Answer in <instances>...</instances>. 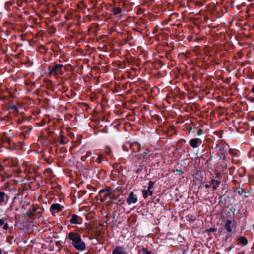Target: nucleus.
<instances>
[{
    "mask_svg": "<svg viewBox=\"0 0 254 254\" xmlns=\"http://www.w3.org/2000/svg\"><path fill=\"white\" fill-rule=\"evenodd\" d=\"M25 186H21L19 188V191H23L25 190Z\"/></svg>",
    "mask_w": 254,
    "mask_h": 254,
    "instance_id": "45",
    "label": "nucleus"
},
{
    "mask_svg": "<svg viewBox=\"0 0 254 254\" xmlns=\"http://www.w3.org/2000/svg\"><path fill=\"white\" fill-rule=\"evenodd\" d=\"M46 162H47L48 164H51V162H50V161H48V160H46Z\"/></svg>",
    "mask_w": 254,
    "mask_h": 254,
    "instance_id": "63",
    "label": "nucleus"
},
{
    "mask_svg": "<svg viewBox=\"0 0 254 254\" xmlns=\"http://www.w3.org/2000/svg\"><path fill=\"white\" fill-rule=\"evenodd\" d=\"M105 152L106 154V155L109 157H111V155H112V150H111V149L109 147H106L105 148Z\"/></svg>",
    "mask_w": 254,
    "mask_h": 254,
    "instance_id": "30",
    "label": "nucleus"
},
{
    "mask_svg": "<svg viewBox=\"0 0 254 254\" xmlns=\"http://www.w3.org/2000/svg\"><path fill=\"white\" fill-rule=\"evenodd\" d=\"M149 152L150 150L149 149H146V151L143 152L142 154L136 155V156L137 157V160L139 161L142 159L147 158V155L149 153Z\"/></svg>",
    "mask_w": 254,
    "mask_h": 254,
    "instance_id": "21",
    "label": "nucleus"
},
{
    "mask_svg": "<svg viewBox=\"0 0 254 254\" xmlns=\"http://www.w3.org/2000/svg\"><path fill=\"white\" fill-rule=\"evenodd\" d=\"M211 184H213V188L214 190H216L217 189L220 184H221V181L220 180H215L214 179H212L211 181Z\"/></svg>",
    "mask_w": 254,
    "mask_h": 254,
    "instance_id": "23",
    "label": "nucleus"
},
{
    "mask_svg": "<svg viewBox=\"0 0 254 254\" xmlns=\"http://www.w3.org/2000/svg\"><path fill=\"white\" fill-rule=\"evenodd\" d=\"M227 199L226 198H223L222 200H219L218 204L222 207L225 206L227 203Z\"/></svg>",
    "mask_w": 254,
    "mask_h": 254,
    "instance_id": "28",
    "label": "nucleus"
},
{
    "mask_svg": "<svg viewBox=\"0 0 254 254\" xmlns=\"http://www.w3.org/2000/svg\"><path fill=\"white\" fill-rule=\"evenodd\" d=\"M1 140L4 147L8 148L11 151L15 149L16 136L12 129H10L8 132L4 133Z\"/></svg>",
    "mask_w": 254,
    "mask_h": 254,
    "instance_id": "5",
    "label": "nucleus"
},
{
    "mask_svg": "<svg viewBox=\"0 0 254 254\" xmlns=\"http://www.w3.org/2000/svg\"><path fill=\"white\" fill-rule=\"evenodd\" d=\"M171 20V18H169L168 19H165L163 21V25H166L168 24V23L169 22V21H170V20Z\"/></svg>",
    "mask_w": 254,
    "mask_h": 254,
    "instance_id": "44",
    "label": "nucleus"
},
{
    "mask_svg": "<svg viewBox=\"0 0 254 254\" xmlns=\"http://www.w3.org/2000/svg\"><path fill=\"white\" fill-rule=\"evenodd\" d=\"M19 119H20V117H18V119H17V121H16L17 124H18V123H21V121H18V120H19Z\"/></svg>",
    "mask_w": 254,
    "mask_h": 254,
    "instance_id": "58",
    "label": "nucleus"
},
{
    "mask_svg": "<svg viewBox=\"0 0 254 254\" xmlns=\"http://www.w3.org/2000/svg\"><path fill=\"white\" fill-rule=\"evenodd\" d=\"M82 218L77 214H72L70 215L69 222L72 225H80L82 223Z\"/></svg>",
    "mask_w": 254,
    "mask_h": 254,
    "instance_id": "12",
    "label": "nucleus"
},
{
    "mask_svg": "<svg viewBox=\"0 0 254 254\" xmlns=\"http://www.w3.org/2000/svg\"><path fill=\"white\" fill-rule=\"evenodd\" d=\"M226 191L224 194H221L220 195V196L219 197V200H222L223 199V197L226 194Z\"/></svg>",
    "mask_w": 254,
    "mask_h": 254,
    "instance_id": "50",
    "label": "nucleus"
},
{
    "mask_svg": "<svg viewBox=\"0 0 254 254\" xmlns=\"http://www.w3.org/2000/svg\"><path fill=\"white\" fill-rule=\"evenodd\" d=\"M119 195L116 196L113 193V198L110 199V200H116L117 199Z\"/></svg>",
    "mask_w": 254,
    "mask_h": 254,
    "instance_id": "47",
    "label": "nucleus"
},
{
    "mask_svg": "<svg viewBox=\"0 0 254 254\" xmlns=\"http://www.w3.org/2000/svg\"><path fill=\"white\" fill-rule=\"evenodd\" d=\"M154 182L151 181H149L148 183V186L147 187V188L152 190V189H154Z\"/></svg>",
    "mask_w": 254,
    "mask_h": 254,
    "instance_id": "36",
    "label": "nucleus"
},
{
    "mask_svg": "<svg viewBox=\"0 0 254 254\" xmlns=\"http://www.w3.org/2000/svg\"><path fill=\"white\" fill-rule=\"evenodd\" d=\"M112 254H128L123 246H117L112 251Z\"/></svg>",
    "mask_w": 254,
    "mask_h": 254,
    "instance_id": "16",
    "label": "nucleus"
},
{
    "mask_svg": "<svg viewBox=\"0 0 254 254\" xmlns=\"http://www.w3.org/2000/svg\"><path fill=\"white\" fill-rule=\"evenodd\" d=\"M129 147L127 145V142L122 146V149L123 150L128 152L129 149Z\"/></svg>",
    "mask_w": 254,
    "mask_h": 254,
    "instance_id": "35",
    "label": "nucleus"
},
{
    "mask_svg": "<svg viewBox=\"0 0 254 254\" xmlns=\"http://www.w3.org/2000/svg\"><path fill=\"white\" fill-rule=\"evenodd\" d=\"M32 65V63L29 58L22 55L21 53L17 54V68H22L29 67Z\"/></svg>",
    "mask_w": 254,
    "mask_h": 254,
    "instance_id": "7",
    "label": "nucleus"
},
{
    "mask_svg": "<svg viewBox=\"0 0 254 254\" xmlns=\"http://www.w3.org/2000/svg\"><path fill=\"white\" fill-rule=\"evenodd\" d=\"M216 231H217V229L216 228H214V227L210 228L207 229V232H211V233L215 232Z\"/></svg>",
    "mask_w": 254,
    "mask_h": 254,
    "instance_id": "41",
    "label": "nucleus"
},
{
    "mask_svg": "<svg viewBox=\"0 0 254 254\" xmlns=\"http://www.w3.org/2000/svg\"><path fill=\"white\" fill-rule=\"evenodd\" d=\"M216 148H218V151L221 152V154L223 155V159H225L228 154L227 149L225 146H220L218 144H216Z\"/></svg>",
    "mask_w": 254,
    "mask_h": 254,
    "instance_id": "17",
    "label": "nucleus"
},
{
    "mask_svg": "<svg viewBox=\"0 0 254 254\" xmlns=\"http://www.w3.org/2000/svg\"><path fill=\"white\" fill-rule=\"evenodd\" d=\"M27 0H17V6L21 7L23 11H21L17 7V31L23 32L26 29V19L28 18V13L24 8L27 6Z\"/></svg>",
    "mask_w": 254,
    "mask_h": 254,
    "instance_id": "3",
    "label": "nucleus"
},
{
    "mask_svg": "<svg viewBox=\"0 0 254 254\" xmlns=\"http://www.w3.org/2000/svg\"><path fill=\"white\" fill-rule=\"evenodd\" d=\"M101 230H97L95 232V235L97 237H99L101 236Z\"/></svg>",
    "mask_w": 254,
    "mask_h": 254,
    "instance_id": "42",
    "label": "nucleus"
},
{
    "mask_svg": "<svg viewBox=\"0 0 254 254\" xmlns=\"http://www.w3.org/2000/svg\"><path fill=\"white\" fill-rule=\"evenodd\" d=\"M9 165L11 167H15L16 165L14 164L13 160L12 159L8 160Z\"/></svg>",
    "mask_w": 254,
    "mask_h": 254,
    "instance_id": "38",
    "label": "nucleus"
},
{
    "mask_svg": "<svg viewBox=\"0 0 254 254\" xmlns=\"http://www.w3.org/2000/svg\"><path fill=\"white\" fill-rule=\"evenodd\" d=\"M91 155V152H88L85 156H87V157Z\"/></svg>",
    "mask_w": 254,
    "mask_h": 254,
    "instance_id": "56",
    "label": "nucleus"
},
{
    "mask_svg": "<svg viewBox=\"0 0 254 254\" xmlns=\"http://www.w3.org/2000/svg\"><path fill=\"white\" fill-rule=\"evenodd\" d=\"M86 192H87V190H81L78 192V194L80 195L81 197H82V196L85 195L86 193Z\"/></svg>",
    "mask_w": 254,
    "mask_h": 254,
    "instance_id": "40",
    "label": "nucleus"
},
{
    "mask_svg": "<svg viewBox=\"0 0 254 254\" xmlns=\"http://www.w3.org/2000/svg\"><path fill=\"white\" fill-rule=\"evenodd\" d=\"M115 217H116V214L114 213V214H113L112 215H111V218H113V219H115Z\"/></svg>",
    "mask_w": 254,
    "mask_h": 254,
    "instance_id": "57",
    "label": "nucleus"
},
{
    "mask_svg": "<svg viewBox=\"0 0 254 254\" xmlns=\"http://www.w3.org/2000/svg\"><path fill=\"white\" fill-rule=\"evenodd\" d=\"M4 224V221L3 219H0V225L2 226Z\"/></svg>",
    "mask_w": 254,
    "mask_h": 254,
    "instance_id": "49",
    "label": "nucleus"
},
{
    "mask_svg": "<svg viewBox=\"0 0 254 254\" xmlns=\"http://www.w3.org/2000/svg\"><path fill=\"white\" fill-rule=\"evenodd\" d=\"M203 132V129H199L198 130V131L196 132V135L199 136L202 134Z\"/></svg>",
    "mask_w": 254,
    "mask_h": 254,
    "instance_id": "43",
    "label": "nucleus"
},
{
    "mask_svg": "<svg viewBox=\"0 0 254 254\" xmlns=\"http://www.w3.org/2000/svg\"><path fill=\"white\" fill-rule=\"evenodd\" d=\"M138 253H140V254H151V251H149L146 248L144 247L141 249H139Z\"/></svg>",
    "mask_w": 254,
    "mask_h": 254,
    "instance_id": "25",
    "label": "nucleus"
},
{
    "mask_svg": "<svg viewBox=\"0 0 254 254\" xmlns=\"http://www.w3.org/2000/svg\"><path fill=\"white\" fill-rule=\"evenodd\" d=\"M98 196L100 197V201L102 202H105L107 198H113V193L111 192V190L108 189L100 190Z\"/></svg>",
    "mask_w": 254,
    "mask_h": 254,
    "instance_id": "10",
    "label": "nucleus"
},
{
    "mask_svg": "<svg viewBox=\"0 0 254 254\" xmlns=\"http://www.w3.org/2000/svg\"><path fill=\"white\" fill-rule=\"evenodd\" d=\"M251 92L253 93V94H254V84L253 85L252 88L251 89Z\"/></svg>",
    "mask_w": 254,
    "mask_h": 254,
    "instance_id": "54",
    "label": "nucleus"
},
{
    "mask_svg": "<svg viewBox=\"0 0 254 254\" xmlns=\"http://www.w3.org/2000/svg\"><path fill=\"white\" fill-rule=\"evenodd\" d=\"M249 101H250L251 102H254V97H250L249 98Z\"/></svg>",
    "mask_w": 254,
    "mask_h": 254,
    "instance_id": "53",
    "label": "nucleus"
},
{
    "mask_svg": "<svg viewBox=\"0 0 254 254\" xmlns=\"http://www.w3.org/2000/svg\"><path fill=\"white\" fill-rule=\"evenodd\" d=\"M16 91V81L13 79L7 86L3 95H0V99L5 100L7 104V110L8 111L7 122L10 124H13L15 122L16 103H15V91Z\"/></svg>",
    "mask_w": 254,
    "mask_h": 254,
    "instance_id": "2",
    "label": "nucleus"
},
{
    "mask_svg": "<svg viewBox=\"0 0 254 254\" xmlns=\"http://www.w3.org/2000/svg\"><path fill=\"white\" fill-rule=\"evenodd\" d=\"M216 254H221V253H220V252H217L216 253Z\"/></svg>",
    "mask_w": 254,
    "mask_h": 254,
    "instance_id": "64",
    "label": "nucleus"
},
{
    "mask_svg": "<svg viewBox=\"0 0 254 254\" xmlns=\"http://www.w3.org/2000/svg\"><path fill=\"white\" fill-rule=\"evenodd\" d=\"M125 202L124 200H122V199H119L117 202L112 201L111 202V203H114L116 204L117 205H120L122 204H123Z\"/></svg>",
    "mask_w": 254,
    "mask_h": 254,
    "instance_id": "34",
    "label": "nucleus"
},
{
    "mask_svg": "<svg viewBox=\"0 0 254 254\" xmlns=\"http://www.w3.org/2000/svg\"><path fill=\"white\" fill-rule=\"evenodd\" d=\"M18 144H19V145H18V144H17V147H19V149H20L21 150H23V146H24V142H19L18 143Z\"/></svg>",
    "mask_w": 254,
    "mask_h": 254,
    "instance_id": "37",
    "label": "nucleus"
},
{
    "mask_svg": "<svg viewBox=\"0 0 254 254\" xmlns=\"http://www.w3.org/2000/svg\"><path fill=\"white\" fill-rule=\"evenodd\" d=\"M215 174H216V177H218L220 176V173L218 172L217 171H215Z\"/></svg>",
    "mask_w": 254,
    "mask_h": 254,
    "instance_id": "55",
    "label": "nucleus"
},
{
    "mask_svg": "<svg viewBox=\"0 0 254 254\" xmlns=\"http://www.w3.org/2000/svg\"><path fill=\"white\" fill-rule=\"evenodd\" d=\"M60 157H63V158H65L64 155H61V156H60Z\"/></svg>",
    "mask_w": 254,
    "mask_h": 254,
    "instance_id": "62",
    "label": "nucleus"
},
{
    "mask_svg": "<svg viewBox=\"0 0 254 254\" xmlns=\"http://www.w3.org/2000/svg\"><path fill=\"white\" fill-rule=\"evenodd\" d=\"M239 243L243 246L247 245L248 243L247 238L244 236H240L238 238Z\"/></svg>",
    "mask_w": 254,
    "mask_h": 254,
    "instance_id": "24",
    "label": "nucleus"
},
{
    "mask_svg": "<svg viewBox=\"0 0 254 254\" xmlns=\"http://www.w3.org/2000/svg\"><path fill=\"white\" fill-rule=\"evenodd\" d=\"M142 196L144 199H146L149 196H152L153 190L152 189L147 188V190H142Z\"/></svg>",
    "mask_w": 254,
    "mask_h": 254,
    "instance_id": "18",
    "label": "nucleus"
},
{
    "mask_svg": "<svg viewBox=\"0 0 254 254\" xmlns=\"http://www.w3.org/2000/svg\"><path fill=\"white\" fill-rule=\"evenodd\" d=\"M2 250L0 248V254H2Z\"/></svg>",
    "mask_w": 254,
    "mask_h": 254,
    "instance_id": "61",
    "label": "nucleus"
},
{
    "mask_svg": "<svg viewBox=\"0 0 254 254\" xmlns=\"http://www.w3.org/2000/svg\"><path fill=\"white\" fill-rule=\"evenodd\" d=\"M87 158V156H82L81 157V160L82 161H85L86 159Z\"/></svg>",
    "mask_w": 254,
    "mask_h": 254,
    "instance_id": "46",
    "label": "nucleus"
},
{
    "mask_svg": "<svg viewBox=\"0 0 254 254\" xmlns=\"http://www.w3.org/2000/svg\"><path fill=\"white\" fill-rule=\"evenodd\" d=\"M63 67L64 65L63 64H54V65L53 66H49L48 70L49 75H63L64 72L62 70V68Z\"/></svg>",
    "mask_w": 254,
    "mask_h": 254,
    "instance_id": "8",
    "label": "nucleus"
},
{
    "mask_svg": "<svg viewBox=\"0 0 254 254\" xmlns=\"http://www.w3.org/2000/svg\"><path fill=\"white\" fill-rule=\"evenodd\" d=\"M127 145H128L130 149L134 153L139 152L141 148V145L138 142L130 143V142H127Z\"/></svg>",
    "mask_w": 254,
    "mask_h": 254,
    "instance_id": "14",
    "label": "nucleus"
},
{
    "mask_svg": "<svg viewBox=\"0 0 254 254\" xmlns=\"http://www.w3.org/2000/svg\"><path fill=\"white\" fill-rule=\"evenodd\" d=\"M146 167L145 166V164L144 163H142L139 166L137 169L136 170V173L137 174H139L142 171V170L144 168L146 170Z\"/></svg>",
    "mask_w": 254,
    "mask_h": 254,
    "instance_id": "26",
    "label": "nucleus"
},
{
    "mask_svg": "<svg viewBox=\"0 0 254 254\" xmlns=\"http://www.w3.org/2000/svg\"><path fill=\"white\" fill-rule=\"evenodd\" d=\"M3 229L7 230L8 228V225L7 223L4 224L3 227Z\"/></svg>",
    "mask_w": 254,
    "mask_h": 254,
    "instance_id": "48",
    "label": "nucleus"
},
{
    "mask_svg": "<svg viewBox=\"0 0 254 254\" xmlns=\"http://www.w3.org/2000/svg\"><path fill=\"white\" fill-rule=\"evenodd\" d=\"M248 196H249V195H247V194H244V197L245 198H247Z\"/></svg>",
    "mask_w": 254,
    "mask_h": 254,
    "instance_id": "60",
    "label": "nucleus"
},
{
    "mask_svg": "<svg viewBox=\"0 0 254 254\" xmlns=\"http://www.w3.org/2000/svg\"><path fill=\"white\" fill-rule=\"evenodd\" d=\"M19 37L22 41L24 40V35L23 34H19Z\"/></svg>",
    "mask_w": 254,
    "mask_h": 254,
    "instance_id": "51",
    "label": "nucleus"
},
{
    "mask_svg": "<svg viewBox=\"0 0 254 254\" xmlns=\"http://www.w3.org/2000/svg\"><path fill=\"white\" fill-rule=\"evenodd\" d=\"M112 12L116 16H121L120 14L122 12V9L119 7H114L112 8Z\"/></svg>",
    "mask_w": 254,
    "mask_h": 254,
    "instance_id": "22",
    "label": "nucleus"
},
{
    "mask_svg": "<svg viewBox=\"0 0 254 254\" xmlns=\"http://www.w3.org/2000/svg\"><path fill=\"white\" fill-rule=\"evenodd\" d=\"M23 195L24 194L17 193V211L20 210L22 212L18 217L17 226L20 229L27 230L29 227V223L32 222L34 220L33 216L36 210L33 208L31 210L32 206L25 200L27 194L24 195V198Z\"/></svg>",
    "mask_w": 254,
    "mask_h": 254,
    "instance_id": "1",
    "label": "nucleus"
},
{
    "mask_svg": "<svg viewBox=\"0 0 254 254\" xmlns=\"http://www.w3.org/2000/svg\"><path fill=\"white\" fill-rule=\"evenodd\" d=\"M66 139V137L64 135H60L59 136V141L62 144H65L66 143V141H65Z\"/></svg>",
    "mask_w": 254,
    "mask_h": 254,
    "instance_id": "27",
    "label": "nucleus"
},
{
    "mask_svg": "<svg viewBox=\"0 0 254 254\" xmlns=\"http://www.w3.org/2000/svg\"><path fill=\"white\" fill-rule=\"evenodd\" d=\"M211 183L210 184H206L204 186L206 188L208 189L211 187Z\"/></svg>",
    "mask_w": 254,
    "mask_h": 254,
    "instance_id": "52",
    "label": "nucleus"
},
{
    "mask_svg": "<svg viewBox=\"0 0 254 254\" xmlns=\"http://www.w3.org/2000/svg\"><path fill=\"white\" fill-rule=\"evenodd\" d=\"M32 128V127L30 126H23L19 127V130L17 131V133H18L19 137L24 139L26 134L28 133Z\"/></svg>",
    "mask_w": 254,
    "mask_h": 254,
    "instance_id": "11",
    "label": "nucleus"
},
{
    "mask_svg": "<svg viewBox=\"0 0 254 254\" xmlns=\"http://www.w3.org/2000/svg\"><path fill=\"white\" fill-rule=\"evenodd\" d=\"M5 195V193L4 192L0 191V203L4 201Z\"/></svg>",
    "mask_w": 254,
    "mask_h": 254,
    "instance_id": "32",
    "label": "nucleus"
},
{
    "mask_svg": "<svg viewBox=\"0 0 254 254\" xmlns=\"http://www.w3.org/2000/svg\"><path fill=\"white\" fill-rule=\"evenodd\" d=\"M202 143V140L198 138H192L189 142V145L193 148H196L200 146Z\"/></svg>",
    "mask_w": 254,
    "mask_h": 254,
    "instance_id": "13",
    "label": "nucleus"
},
{
    "mask_svg": "<svg viewBox=\"0 0 254 254\" xmlns=\"http://www.w3.org/2000/svg\"><path fill=\"white\" fill-rule=\"evenodd\" d=\"M138 201L137 196L134 194L133 191H131L129 193L128 197L127 200V202L129 204H131L132 203H136Z\"/></svg>",
    "mask_w": 254,
    "mask_h": 254,
    "instance_id": "15",
    "label": "nucleus"
},
{
    "mask_svg": "<svg viewBox=\"0 0 254 254\" xmlns=\"http://www.w3.org/2000/svg\"><path fill=\"white\" fill-rule=\"evenodd\" d=\"M27 173H29L27 164L23 162L21 165L19 166L17 162V175L19 174L23 178H25ZM17 176L18 175H17Z\"/></svg>",
    "mask_w": 254,
    "mask_h": 254,
    "instance_id": "9",
    "label": "nucleus"
},
{
    "mask_svg": "<svg viewBox=\"0 0 254 254\" xmlns=\"http://www.w3.org/2000/svg\"><path fill=\"white\" fill-rule=\"evenodd\" d=\"M232 224V221L230 219H228L225 224L224 228L228 233H231L232 231V229L231 228Z\"/></svg>",
    "mask_w": 254,
    "mask_h": 254,
    "instance_id": "20",
    "label": "nucleus"
},
{
    "mask_svg": "<svg viewBox=\"0 0 254 254\" xmlns=\"http://www.w3.org/2000/svg\"><path fill=\"white\" fill-rule=\"evenodd\" d=\"M237 190H239L238 191V193L239 194L241 195L243 193H246V189L244 188H240V187L236 188Z\"/></svg>",
    "mask_w": 254,
    "mask_h": 254,
    "instance_id": "31",
    "label": "nucleus"
},
{
    "mask_svg": "<svg viewBox=\"0 0 254 254\" xmlns=\"http://www.w3.org/2000/svg\"><path fill=\"white\" fill-rule=\"evenodd\" d=\"M103 161V156L101 154H99L98 156V157L96 159L95 161L98 164H100Z\"/></svg>",
    "mask_w": 254,
    "mask_h": 254,
    "instance_id": "29",
    "label": "nucleus"
},
{
    "mask_svg": "<svg viewBox=\"0 0 254 254\" xmlns=\"http://www.w3.org/2000/svg\"><path fill=\"white\" fill-rule=\"evenodd\" d=\"M175 171H176L177 172V174L179 175H181L184 174V172L183 170H180V169H176V170L173 171L174 172Z\"/></svg>",
    "mask_w": 254,
    "mask_h": 254,
    "instance_id": "39",
    "label": "nucleus"
},
{
    "mask_svg": "<svg viewBox=\"0 0 254 254\" xmlns=\"http://www.w3.org/2000/svg\"><path fill=\"white\" fill-rule=\"evenodd\" d=\"M62 210L61 206L58 203L53 204L50 207V211L53 212H59Z\"/></svg>",
    "mask_w": 254,
    "mask_h": 254,
    "instance_id": "19",
    "label": "nucleus"
},
{
    "mask_svg": "<svg viewBox=\"0 0 254 254\" xmlns=\"http://www.w3.org/2000/svg\"><path fill=\"white\" fill-rule=\"evenodd\" d=\"M67 238L72 241V246L78 251H83L86 249L85 242L82 240L80 235L74 232H70Z\"/></svg>",
    "mask_w": 254,
    "mask_h": 254,
    "instance_id": "6",
    "label": "nucleus"
},
{
    "mask_svg": "<svg viewBox=\"0 0 254 254\" xmlns=\"http://www.w3.org/2000/svg\"><path fill=\"white\" fill-rule=\"evenodd\" d=\"M6 9L9 12L8 15L10 19L7 21L8 24V29L15 30L16 25L15 22L16 21L14 16L16 13V2L14 0H10L5 3V5Z\"/></svg>",
    "mask_w": 254,
    "mask_h": 254,
    "instance_id": "4",
    "label": "nucleus"
},
{
    "mask_svg": "<svg viewBox=\"0 0 254 254\" xmlns=\"http://www.w3.org/2000/svg\"><path fill=\"white\" fill-rule=\"evenodd\" d=\"M229 153L234 157H236L238 155V153L236 151H234L232 149H229Z\"/></svg>",
    "mask_w": 254,
    "mask_h": 254,
    "instance_id": "33",
    "label": "nucleus"
},
{
    "mask_svg": "<svg viewBox=\"0 0 254 254\" xmlns=\"http://www.w3.org/2000/svg\"><path fill=\"white\" fill-rule=\"evenodd\" d=\"M248 196H249V195H247V194H244V197L245 198H247Z\"/></svg>",
    "mask_w": 254,
    "mask_h": 254,
    "instance_id": "59",
    "label": "nucleus"
}]
</instances>
